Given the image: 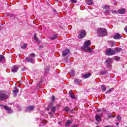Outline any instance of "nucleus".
<instances>
[{"label":"nucleus","instance_id":"f257e3e1","mask_svg":"<svg viewBox=\"0 0 127 127\" xmlns=\"http://www.w3.org/2000/svg\"><path fill=\"white\" fill-rule=\"evenodd\" d=\"M91 41L87 40L84 43V46L81 47V49L84 50L85 52H93V49L88 46H91Z\"/></svg>","mask_w":127,"mask_h":127},{"label":"nucleus","instance_id":"f03ea898","mask_svg":"<svg viewBox=\"0 0 127 127\" xmlns=\"http://www.w3.org/2000/svg\"><path fill=\"white\" fill-rule=\"evenodd\" d=\"M9 98V92L4 91H0V101H3Z\"/></svg>","mask_w":127,"mask_h":127},{"label":"nucleus","instance_id":"7ed1b4c3","mask_svg":"<svg viewBox=\"0 0 127 127\" xmlns=\"http://www.w3.org/2000/svg\"><path fill=\"white\" fill-rule=\"evenodd\" d=\"M97 33L99 37H103V36H106L107 30L104 28H99L97 30Z\"/></svg>","mask_w":127,"mask_h":127},{"label":"nucleus","instance_id":"20e7f679","mask_svg":"<svg viewBox=\"0 0 127 127\" xmlns=\"http://www.w3.org/2000/svg\"><path fill=\"white\" fill-rule=\"evenodd\" d=\"M105 54L106 55L112 56V55H115V54H116V52H115V50L114 49L108 48L106 50Z\"/></svg>","mask_w":127,"mask_h":127},{"label":"nucleus","instance_id":"39448f33","mask_svg":"<svg viewBox=\"0 0 127 127\" xmlns=\"http://www.w3.org/2000/svg\"><path fill=\"white\" fill-rule=\"evenodd\" d=\"M0 107H1V108H3V109H4L5 111H6L8 114H12L13 113V111H12V110H11V108H9L6 105L0 104Z\"/></svg>","mask_w":127,"mask_h":127},{"label":"nucleus","instance_id":"423d86ee","mask_svg":"<svg viewBox=\"0 0 127 127\" xmlns=\"http://www.w3.org/2000/svg\"><path fill=\"white\" fill-rule=\"evenodd\" d=\"M112 59H108L105 61V66H106L107 68H111L112 67Z\"/></svg>","mask_w":127,"mask_h":127},{"label":"nucleus","instance_id":"0eeeda50","mask_svg":"<svg viewBox=\"0 0 127 127\" xmlns=\"http://www.w3.org/2000/svg\"><path fill=\"white\" fill-rule=\"evenodd\" d=\"M86 34L87 33H86V31H85V30H81L80 34L78 35V37L79 38L82 39L84 38L85 36H86Z\"/></svg>","mask_w":127,"mask_h":127},{"label":"nucleus","instance_id":"6e6552de","mask_svg":"<svg viewBox=\"0 0 127 127\" xmlns=\"http://www.w3.org/2000/svg\"><path fill=\"white\" fill-rule=\"evenodd\" d=\"M101 117H103V114H97L95 117L96 121H97V122H100V121L102 120L101 119Z\"/></svg>","mask_w":127,"mask_h":127},{"label":"nucleus","instance_id":"1a4fd4ad","mask_svg":"<svg viewBox=\"0 0 127 127\" xmlns=\"http://www.w3.org/2000/svg\"><path fill=\"white\" fill-rule=\"evenodd\" d=\"M113 38L114 39H121V38H122V35L119 34V33H116L114 36H113Z\"/></svg>","mask_w":127,"mask_h":127},{"label":"nucleus","instance_id":"9d476101","mask_svg":"<svg viewBox=\"0 0 127 127\" xmlns=\"http://www.w3.org/2000/svg\"><path fill=\"white\" fill-rule=\"evenodd\" d=\"M69 53H70V51L69 50H65L63 51L62 55L63 57H65V56H67Z\"/></svg>","mask_w":127,"mask_h":127},{"label":"nucleus","instance_id":"9b49d317","mask_svg":"<svg viewBox=\"0 0 127 127\" xmlns=\"http://www.w3.org/2000/svg\"><path fill=\"white\" fill-rule=\"evenodd\" d=\"M33 109H34V107L33 106H30L26 108L25 111L31 112V111H33Z\"/></svg>","mask_w":127,"mask_h":127},{"label":"nucleus","instance_id":"f8f14e48","mask_svg":"<svg viewBox=\"0 0 127 127\" xmlns=\"http://www.w3.org/2000/svg\"><path fill=\"white\" fill-rule=\"evenodd\" d=\"M82 82V80L79 78H75L74 80V84H76L77 85H80V83Z\"/></svg>","mask_w":127,"mask_h":127},{"label":"nucleus","instance_id":"ddd939ff","mask_svg":"<svg viewBox=\"0 0 127 127\" xmlns=\"http://www.w3.org/2000/svg\"><path fill=\"white\" fill-rule=\"evenodd\" d=\"M12 92L13 93V96L15 97L16 96L17 93H18V89H17V87H14V89L12 91Z\"/></svg>","mask_w":127,"mask_h":127},{"label":"nucleus","instance_id":"4468645a","mask_svg":"<svg viewBox=\"0 0 127 127\" xmlns=\"http://www.w3.org/2000/svg\"><path fill=\"white\" fill-rule=\"evenodd\" d=\"M25 60H26V61H27V62H30V63H32V62H33V61H34V59L33 58H31L29 57L26 58Z\"/></svg>","mask_w":127,"mask_h":127},{"label":"nucleus","instance_id":"2eb2a0df","mask_svg":"<svg viewBox=\"0 0 127 127\" xmlns=\"http://www.w3.org/2000/svg\"><path fill=\"white\" fill-rule=\"evenodd\" d=\"M17 70H18V67L16 66H13L12 67V72H13V73H16V72H17Z\"/></svg>","mask_w":127,"mask_h":127},{"label":"nucleus","instance_id":"dca6fc26","mask_svg":"<svg viewBox=\"0 0 127 127\" xmlns=\"http://www.w3.org/2000/svg\"><path fill=\"white\" fill-rule=\"evenodd\" d=\"M91 73H86L83 75V77L84 78V79H88V78H89V77H91Z\"/></svg>","mask_w":127,"mask_h":127},{"label":"nucleus","instance_id":"f3484780","mask_svg":"<svg viewBox=\"0 0 127 127\" xmlns=\"http://www.w3.org/2000/svg\"><path fill=\"white\" fill-rule=\"evenodd\" d=\"M69 96L71 99H75V95L73 94L72 90L69 91Z\"/></svg>","mask_w":127,"mask_h":127},{"label":"nucleus","instance_id":"a211bd4d","mask_svg":"<svg viewBox=\"0 0 127 127\" xmlns=\"http://www.w3.org/2000/svg\"><path fill=\"white\" fill-rule=\"evenodd\" d=\"M114 50H115V54H116V53L121 52V51H122V48L117 47V48L114 49Z\"/></svg>","mask_w":127,"mask_h":127},{"label":"nucleus","instance_id":"6ab92c4d","mask_svg":"<svg viewBox=\"0 0 127 127\" xmlns=\"http://www.w3.org/2000/svg\"><path fill=\"white\" fill-rule=\"evenodd\" d=\"M125 12H126V11H125V8H122L119 10V13H120V14H124Z\"/></svg>","mask_w":127,"mask_h":127},{"label":"nucleus","instance_id":"aec40b11","mask_svg":"<svg viewBox=\"0 0 127 127\" xmlns=\"http://www.w3.org/2000/svg\"><path fill=\"white\" fill-rule=\"evenodd\" d=\"M4 59H5L4 56H3L2 55H0V62L3 61Z\"/></svg>","mask_w":127,"mask_h":127},{"label":"nucleus","instance_id":"412c9836","mask_svg":"<svg viewBox=\"0 0 127 127\" xmlns=\"http://www.w3.org/2000/svg\"><path fill=\"white\" fill-rule=\"evenodd\" d=\"M108 73V71L105 70H102L100 72V75H105V74H107Z\"/></svg>","mask_w":127,"mask_h":127},{"label":"nucleus","instance_id":"4be33fe9","mask_svg":"<svg viewBox=\"0 0 127 127\" xmlns=\"http://www.w3.org/2000/svg\"><path fill=\"white\" fill-rule=\"evenodd\" d=\"M34 40H35L37 42H39V40H38V38L37 36H36V34H34Z\"/></svg>","mask_w":127,"mask_h":127},{"label":"nucleus","instance_id":"5701e85b","mask_svg":"<svg viewBox=\"0 0 127 127\" xmlns=\"http://www.w3.org/2000/svg\"><path fill=\"white\" fill-rule=\"evenodd\" d=\"M72 124V121L68 120L67 121L66 123L65 124V127H69L70 125Z\"/></svg>","mask_w":127,"mask_h":127},{"label":"nucleus","instance_id":"b1692460","mask_svg":"<svg viewBox=\"0 0 127 127\" xmlns=\"http://www.w3.org/2000/svg\"><path fill=\"white\" fill-rule=\"evenodd\" d=\"M88 1L86 2L87 4H88L89 5H91V4H93V0H88Z\"/></svg>","mask_w":127,"mask_h":127},{"label":"nucleus","instance_id":"393cba45","mask_svg":"<svg viewBox=\"0 0 127 127\" xmlns=\"http://www.w3.org/2000/svg\"><path fill=\"white\" fill-rule=\"evenodd\" d=\"M50 39H51V40H54L55 39H57V35H54L53 37H52L50 38Z\"/></svg>","mask_w":127,"mask_h":127},{"label":"nucleus","instance_id":"a878e982","mask_svg":"<svg viewBox=\"0 0 127 127\" xmlns=\"http://www.w3.org/2000/svg\"><path fill=\"white\" fill-rule=\"evenodd\" d=\"M64 111L65 112H69V111H70V108H69L68 107H65L64 108Z\"/></svg>","mask_w":127,"mask_h":127},{"label":"nucleus","instance_id":"bb28decb","mask_svg":"<svg viewBox=\"0 0 127 127\" xmlns=\"http://www.w3.org/2000/svg\"><path fill=\"white\" fill-rule=\"evenodd\" d=\"M101 88H102V90L103 92H105V91H106V86L102 85Z\"/></svg>","mask_w":127,"mask_h":127},{"label":"nucleus","instance_id":"cd10ccee","mask_svg":"<svg viewBox=\"0 0 127 127\" xmlns=\"http://www.w3.org/2000/svg\"><path fill=\"white\" fill-rule=\"evenodd\" d=\"M112 91H114V88H112L109 89V90L107 91L106 93L108 94V93H111V92H112Z\"/></svg>","mask_w":127,"mask_h":127},{"label":"nucleus","instance_id":"c85d7f7f","mask_svg":"<svg viewBox=\"0 0 127 127\" xmlns=\"http://www.w3.org/2000/svg\"><path fill=\"white\" fill-rule=\"evenodd\" d=\"M22 49H26V44H24L23 46H21Z\"/></svg>","mask_w":127,"mask_h":127},{"label":"nucleus","instance_id":"c756f323","mask_svg":"<svg viewBox=\"0 0 127 127\" xmlns=\"http://www.w3.org/2000/svg\"><path fill=\"white\" fill-rule=\"evenodd\" d=\"M117 119L119 121H122V117H121L120 115L117 116Z\"/></svg>","mask_w":127,"mask_h":127},{"label":"nucleus","instance_id":"7c9ffc66","mask_svg":"<svg viewBox=\"0 0 127 127\" xmlns=\"http://www.w3.org/2000/svg\"><path fill=\"white\" fill-rule=\"evenodd\" d=\"M109 118H110V119H113L114 118H115V117L116 116H114V115H113L112 114H110L108 115Z\"/></svg>","mask_w":127,"mask_h":127},{"label":"nucleus","instance_id":"2f4dec72","mask_svg":"<svg viewBox=\"0 0 127 127\" xmlns=\"http://www.w3.org/2000/svg\"><path fill=\"white\" fill-rule=\"evenodd\" d=\"M55 111H56V108L55 107H53L52 108V112L54 113H55Z\"/></svg>","mask_w":127,"mask_h":127},{"label":"nucleus","instance_id":"473e14b6","mask_svg":"<svg viewBox=\"0 0 127 127\" xmlns=\"http://www.w3.org/2000/svg\"><path fill=\"white\" fill-rule=\"evenodd\" d=\"M30 56L31 57H32L33 58H34V57H35V54L32 53V54H30Z\"/></svg>","mask_w":127,"mask_h":127},{"label":"nucleus","instance_id":"72a5a7b5","mask_svg":"<svg viewBox=\"0 0 127 127\" xmlns=\"http://www.w3.org/2000/svg\"><path fill=\"white\" fill-rule=\"evenodd\" d=\"M70 1L72 3H76V2H77V0H70Z\"/></svg>","mask_w":127,"mask_h":127},{"label":"nucleus","instance_id":"f704fd0d","mask_svg":"<svg viewBox=\"0 0 127 127\" xmlns=\"http://www.w3.org/2000/svg\"><path fill=\"white\" fill-rule=\"evenodd\" d=\"M52 102H54V101H55V97L54 96H53L52 97V99H51Z\"/></svg>","mask_w":127,"mask_h":127},{"label":"nucleus","instance_id":"c9c22d12","mask_svg":"<svg viewBox=\"0 0 127 127\" xmlns=\"http://www.w3.org/2000/svg\"><path fill=\"white\" fill-rule=\"evenodd\" d=\"M114 59L116 60V61H119V60H120V57H115Z\"/></svg>","mask_w":127,"mask_h":127},{"label":"nucleus","instance_id":"e433bc0d","mask_svg":"<svg viewBox=\"0 0 127 127\" xmlns=\"http://www.w3.org/2000/svg\"><path fill=\"white\" fill-rule=\"evenodd\" d=\"M105 13H110V11H109L108 10H106V11H105Z\"/></svg>","mask_w":127,"mask_h":127},{"label":"nucleus","instance_id":"4c0bfd02","mask_svg":"<svg viewBox=\"0 0 127 127\" xmlns=\"http://www.w3.org/2000/svg\"><path fill=\"white\" fill-rule=\"evenodd\" d=\"M104 8H106V9L110 8V6H105Z\"/></svg>","mask_w":127,"mask_h":127},{"label":"nucleus","instance_id":"58836bf2","mask_svg":"<svg viewBox=\"0 0 127 127\" xmlns=\"http://www.w3.org/2000/svg\"><path fill=\"white\" fill-rule=\"evenodd\" d=\"M124 30H125V31L127 32V25L125 27Z\"/></svg>","mask_w":127,"mask_h":127},{"label":"nucleus","instance_id":"ea45409f","mask_svg":"<svg viewBox=\"0 0 127 127\" xmlns=\"http://www.w3.org/2000/svg\"><path fill=\"white\" fill-rule=\"evenodd\" d=\"M42 48H43V46H40L39 47V50H40L41 49H42Z\"/></svg>","mask_w":127,"mask_h":127},{"label":"nucleus","instance_id":"a19ab883","mask_svg":"<svg viewBox=\"0 0 127 127\" xmlns=\"http://www.w3.org/2000/svg\"><path fill=\"white\" fill-rule=\"evenodd\" d=\"M112 13H117V11L116 10L113 11Z\"/></svg>","mask_w":127,"mask_h":127},{"label":"nucleus","instance_id":"79ce46f5","mask_svg":"<svg viewBox=\"0 0 127 127\" xmlns=\"http://www.w3.org/2000/svg\"><path fill=\"white\" fill-rule=\"evenodd\" d=\"M41 85V82H39V83L37 84V86H40Z\"/></svg>","mask_w":127,"mask_h":127},{"label":"nucleus","instance_id":"37998d69","mask_svg":"<svg viewBox=\"0 0 127 127\" xmlns=\"http://www.w3.org/2000/svg\"><path fill=\"white\" fill-rule=\"evenodd\" d=\"M97 113H101V110H100V109H98V110H97Z\"/></svg>","mask_w":127,"mask_h":127},{"label":"nucleus","instance_id":"c03bdc74","mask_svg":"<svg viewBox=\"0 0 127 127\" xmlns=\"http://www.w3.org/2000/svg\"><path fill=\"white\" fill-rule=\"evenodd\" d=\"M112 46H113V47L115 46V44L114 43H112Z\"/></svg>","mask_w":127,"mask_h":127},{"label":"nucleus","instance_id":"a18cd8bd","mask_svg":"<svg viewBox=\"0 0 127 127\" xmlns=\"http://www.w3.org/2000/svg\"><path fill=\"white\" fill-rule=\"evenodd\" d=\"M116 126H119V125H120V124H119V123H116Z\"/></svg>","mask_w":127,"mask_h":127},{"label":"nucleus","instance_id":"49530a36","mask_svg":"<svg viewBox=\"0 0 127 127\" xmlns=\"http://www.w3.org/2000/svg\"><path fill=\"white\" fill-rule=\"evenodd\" d=\"M71 127H77V125H74L73 126H72Z\"/></svg>","mask_w":127,"mask_h":127},{"label":"nucleus","instance_id":"de8ad7c7","mask_svg":"<svg viewBox=\"0 0 127 127\" xmlns=\"http://www.w3.org/2000/svg\"><path fill=\"white\" fill-rule=\"evenodd\" d=\"M71 74H72V75H74V72L71 71Z\"/></svg>","mask_w":127,"mask_h":127},{"label":"nucleus","instance_id":"09e8293b","mask_svg":"<svg viewBox=\"0 0 127 127\" xmlns=\"http://www.w3.org/2000/svg\"><path fill=\"white\" fill-rule=\"evenodd\" d=\"M47 111H49V108H46V109Z\"/></svg>","mask_w":127,"mask_h":127},{"label":"nucleus","instance_id":"8fccbe9b","mask_svg":"<svg viewBox=\"0 0 127 127\" xmlns=\"http://www.w3.org/2000/svg\"><path fill=\"white\" fill-rule=\"evenodd\" d=\"M45 72H47V71H46V68L45 69Z\"/></svg>","mask_w":127,"mask_h":127},{"label":"nucleus","instance_id":"3c124183","mask_svg":"<svg viewBox=\"0 0 127 127\" xmlns=\"http://www.w3.org/2000/svg\"><path fill=\"white\" fill-rule=\"evenodd\" d=\"M55 1H58L59 0H55Z\"/></svg>","mask_w":127,"mask_h":127},{"label":"nucleus","instance_id":"603ef678","mask_svg":"<svg viewBox=\"0 0 127 127\" xmlns=\"http://www.w3.org/2000/svg\"><path fill=\"white\" fill-rule=\"evenodd\" d=\"M50 115H52V113H49Z\"/></svg>","mask_w":127,"mask_h":127},{"label":"nucleus","instance_id":"864d4df0","mask_svg":"<svg viewBox=\"0 0 127 127\" xmlns=\"http://www.w3.org/2000/svg\"><path fill=\"white\" fill-rule=\"evenodd\" d=\"M60 123H61V122H59V123H58L59 125H60Z\"/></svg>","mask_w":127,"mask_h":127},{"label":"nucleus","instance_id":"5fc2aeb1","mask_svg":"<svg viewBox=\"0 0 127 127\" xmlns=\"http://www.w3.org/2000/svg\"><path fill=\"white\" fill-rule=\"evenodd\" d=\"M114 4H115V5L117 4V3H115Z\"/></svg>","mask_w":127,"mask_h":127},{"label":"nucleus","instance_id":"6e6d98bb","mask_svg":"<svg viewBox=\"0 0 127 127\" xmlns=\"http://www.w3.org/2000/svg\"><path fill=\"white\" fill-rule=\"evenodd\" d=\"M49 70V69L48 68L47 70L48 71Z\"/></svg>","mask_w":127,"mask_h":127},{"label":"nucleus","instance_id":"4d7b16f0","mask_svg":"<svg viewBox=\"0 0 127 127\" xmlns=\"http://www.w3.org/2000/svg\"><path fill=\"white\" fill-rule=\"evenodd\" d=\"M112 105H113V103H111Z\"/></svg>","mask_w":127,"mask_h":127}]
</instances>
